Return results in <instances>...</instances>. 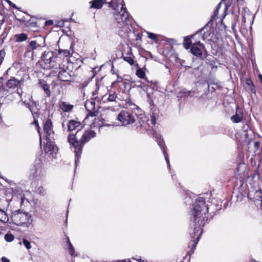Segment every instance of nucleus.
I'll return each mask as SVG.
<instances>
[{
	"instance_id": "1",
	"label": "nucleus",
	"mask_w": 262,
	"mask_h": 262,
	"mask_svg": "<svg viewBox=\"0 0 262 262\" xmlns=\"http://www.w3.org/2000/svg\"><path fill=\"white\" fill-rule=\"evenodd\" d=\"M208 208L206 205L205 199L203 197H199L193 204V208L190 211L191 220L193 222V225L190 232L192 242V247L191 249L193 252L198 241L202 233V227L208 222L207 214Z\"/></svg>"
},
{
	"instance_id": "2",
	"label": "nucleus",
	"mask_w": 262,
	"mask_h": 262,
	"mask_svg": "<svg viewBox=\"0 0 262 262\" xmlns=\"http://www.w3.org/2000/svg\"><path fill=\"white\" fill-rule=\"evenodd\" d=\"M11 220L13 223L18 226L28 227L32 223V214L20 209L12 212Z\"/></svg>"
},
{
	"instance_id": "3",
	"label": "nucleus",
	"mask_w": 262,
	"mask_h": 262,
	"mask_svg": "<svg viewBox=\"0 0 262 262\" xmlns=\"http://www.w3.org/2000/svg\"><path fill=\"white\" fill-rule=\"evenodd\" d=\"M136 116V114L123 110L120 112L117 117L122 125L126 126L134 123L136 121L135 117Z\"/></svg>"
},
{
	"instance_id": "4",
	"label": "nucleus",
	"mask_w": 262,
	"mask_h": 262,
	"mask_svg": "<svg viewBox=\"0 0 262 262\" xmlns=\"http://www.w3.org/2000/svg\"><path fill=\"white\" fill-rule=\"evenodd\" d=\"M44 162L41 158H37L34 162V168L31 170L33 178H41L44 172Z\"/></svg>"
},
{
	"instance_id": "5",
	"label": "nucleus",
	"mask_w": 262,
	"mask_h": 262,
	"mask_svg": "<svg viewBox=\"0 0 262 262\" xmlns=\"http://www.w3.org/2000/svg\"><path fill=\"white\" fill-rule=\"evenodd\" d=\"M114 17L119 24H127L129 20L128 13L125 7V4L122 5L120 12H117V9L114 12Z\"/></svg>"
},
{
	"instance_id": "6",
	"label": "nucleus",
	"mask_w": 262,
	"mask_h": 262,
	"mask_svg": "<svg viewBox=\"0 0 262 262\" xmlns=\"http://www.w3.org/2000/svg\"><path fill=\"white\" fill-rule=\"evenodd\" d=\"M235 173L238 176L239 179L248 178L249 175L247 165L244 162L238 163L235 169Z\"/></svg>"
},
{
	"instance_id": "7",
	"label": "nucleus",
	"mask_w": 262,
	"mask_h": 262,
	"mask_svg": "<svg viewBox=\"0 0 262 262\" xmlns=\"http://www.w3.org/2000/svg\"><path fill=\"white\" fill-rule=\"evenodd\" d=\"M43 132L47 137V142L50 139V137L54 134L53 125L52 121L50 119H47L43 122Z\"/></svg>"
},
{
	"instance_id": "8",
	"label": "nucleus",
	"mask_w": 262,
	"mask_h": 262,
	"mask_svg": "<svg viewBox=\"0 0 262 262\" xmlns=\"http://www.w3.org/2000/svg\"><path fill=\"white\" fill-rule=\"evenodd\" d=\"M204 49H205L204 45L198 41L192 44L190 51L193 55L200 57L202 55V50Z\"/></svg>"
},
{
	"instance_id": "9",
	"label": "nucleus",
	"mask_w": 262,
	"mask_h": 262,
	"mask_svg": "<svg viewBox=\"0 0 262 262\" xmlns=\"http://www.w3.org/2000/svg\"><path fill=\"white\" fill-rule=\"evenodd\" d=\"M95 135V133L92 130H89L85 131L82 135L81 138L79 139L80 147H82L85 143L89 141V140Z\"/></svg>"
},
{
	"instance_id": "10",
	"label": "nucleus",
	"mask_w": 262,
	"mask_h": 262,
	"mask_svg": "<svg viewBox=\"0 0 262 262\" xmlns=\"http://www.w3.org/2000/svg\"><path fill=\"white\" fill-rule=\"evenodd\" d=\"M21 85V82L20 81L17 80L14 77H12L6 83V87L10 89L14 90L15 89L20 88Z\"/></svg>"
},
{
	"instance_id": "11",
	"label": "nucleus",
	"mask_w": 262,
	"mask_h": 262,
	"mask_svg": "<svg viewBox=\"0 0 262 262\" xmlns=\"http://www.w3.org/2000/svg\"><path fill=\"white\" fill-rule=\"evenodd\" d=\"M42 58L45 63L49 64L52 62H55L56 57L54 56V53L53 52L47 51L45 52Z\"/></svg>"
},
{
	"instance_id": "12",
	"label": "nucleus",
	"mask_w": 262,
	"mask_h": 262,
	"mask_svg": "<svg viewBox=\"0 0 262 262\" xmlns=\"http://www.w3.org/2000/svg\"><path fill=\"white\" fill-rule=\"evenodd\" d=\"M35 215L40 219H43L46 215L47 212L46 208L43 206H37L35 208Z\"/></svg>"
},
{
	"instance_id": "13",
	"label": "nucleus",
	"mask_w": 262,
	"mask_h": 262,
	"mask_svg": "<svg viewBox=\"0 0 262 262\" xmlns=\"http://www.w3.org/2000/svg\"><path fill=\"white\" fill-rule=\"evenodd\" d=\"M58 148H44V154L50 159L56 158L58 154Z\"/></svg>"
},
{
	"instance_id": "14",
	"label": "nucleus",
	"mask_w": 262,
	"mask_h": 262,
	"mask_svg": "<svg viewBox=\"0 0 262 262\" xmlns=\"http://www.w3.org/2000/svg\"><path fill=\"white\" fill-rule=\"evenodd\" d=\"M68 130L73 131L78 128L81 126V122L74 120H71L68 123Z\"/></svg>"
},
{
	"instance_id": "15",
	"label": "nucleus",
	"mask_w": 262,
	"mask_h": 262,
	"mask_svg": "<svg viewBox=\"0 0 262 262\" xmlns=\"http://www.w3.org/2000/svg\"><path fill=\"white\" fill-rule=\"evenodd\" d=\"M58 77L62 81H68L70 80L71 75L67 71L62 70L59 72Z\"/></svg>"
},
{
	"instance_id": "16",
	"label": "nucleus",
	"mask_w": 262,
	"mask_h": 262,
	"mask_svg": "<svg viewBox=\"0 0 262 262\" xmlns=\"http://www.w3.org/2000/svg\"><path fill=\"white\" fill-rule=\"evenodd\" d=\"M59 107L64 112L69 113L73 110L74 106L68 102L62 101L59 104Z\"/></svg>"
},
{
	"instance_id": "17",
	"label": "nucleus",
	"mask_w": 262,
	"mask_h": 262,
	"mask_svg": "<svg viewBox=\"0 0 262 262\" xmlns=\"http://www.w3.org/2000/svg\"><path fill=\"white\" fill-rule=\"evenodd\" d=\"M68 141L70 144L73 146V147H80V141L76 140L75 135L73 134H69L68 136Z\"/></svg>"
},
{
	"instance_id": "18",
	"label": "nucleus",
	"mask_w": 262,
	"mask_h": 262,
	"mask_svg": "<svg viewBox=\"0 0 262 262\" xmlns=\"http://www.w3.org/2000/svg\"><path fill=\"white\" fill-rule=\"evenodd\" d=\"M117 98V95L115 92L112 93H109L108 94H106L102 97V100L105 102V100H106L108 102H114L115 101Z\"/></svg>"
},
{
	"instance_id": "19",
	"label": "nucleus",
	"mask_w": 262,
	"mask_h": 262,
	"mask_svg": "<svg viewBox=\"0 0 262 262\" xmlns=\"http://www.w3.org/2000/svg\"><path fill=\"white\" fill-rule=\"evenodd\" d=\"M90 8L94 9H100L103 5V0H93L90 2Z\"/></svg>"
},
{
	"instance_id": "20",
	"label": "nucleus",
	"mask_w": 262,
	"mask_h": 262,
	"mask_svg": "<svg viewBox=\"0 0 262 262\" xmlns=\"http://www.w3.org/2000/svg\"><path fill=\"white\" fill-rule=\"evenodd\" d=\"M3 78L0 77V98H2L8 95V90L3 86Z\"/></svg>"
},
{
	"instance_id": "21",
	"label": "nucleus",
	"mask_w": 262,
	"mask_h": 262,
	"mask_svg": "<svg viewBox=\"0 0 262 262\" xmlns=\"http://www.w3.org/2000/svg\"><path fill=\"white\" fill-rule=\"evenodd\" d=\"M82 152V148H75V150L74 151L75 168H76V167L78 165V164L79 162V160H80ZM75 170H76V169H75Z\"/></svg>"
},
{
	"instance_id": "22",
	"label": "nucleus",
	"mask_w": 262,
	"mask_h": 262,
	"mask_svg": "<svg viewBox=\"0 0 262 262\" xmlns=\"http://www.w3.org/2000/svg\"><path fill=\"white\" fill-rule=\"evenodd\" d=\"M103 3L107 4L108 6L112 8L114 11H116V9L118 7L117 0H103Z\"/></svg>"
},
{
	"instance_id": "23",
	"label": "nucleus",
	"mask_w": 262,
	"mask_h": 262,
	"mask_svg": "<svg viewBox=\"0 0 262 262\" xmlns=\"http://www.w3.org/2000/svg\"><path fill=\"white\" fill-rule=\"evenodd\" d=\"M14 38H15L16 42H21L25 41L28 39V35L24 33L17 34L14 35Z\"/></svg>"
},
{
	"instance_id": "24",
	"label": "nucleus",
	"mask_w": 262,
	"mask_h": 262,
	"mask_svg": "<svg viewBox=\"0 0 262 262\" xmlns=\"http://www.w3.org/2000/svg\"><path fill=\"white\" fill-rule=\"evenodd\" d=\"M40 86L43 89L47 97H50L51 95L50 91L49 89V85L46 83L45 81L39 82Z\"/></svg>"
},
{
	"instance_id": "25",
	"label": "nucleus",
	"mask_w": 262,
	"mask_h": 262,
	"mask_svg": "<svg viewBox=\"0 0 262 262\" xmlns=\"http://www.w3.org/2000/svg\"><path fill=\"white\" fill-rule=\"evenodd\" d=\"M0 221L5 223H7L9 221L7 214L2 210H0Z\"/></svg>"
},
{
	"instance_id": "26",
	"label": "nucleus",
	"mask_w": 262,
	"mask_h": 262,
	"mask_svg": "<svg viewBox=\"0 0 262 262\" xmlns=\"http://www.w3.org/2000/svg\"><path fill=\"white\" fill-rule=\"evenodd\" d=\"M191 43L190 38L188 36L184 37L183 45L186 49H189Z\"/></svg>"
},
{
	"instance_id": "27",
	"label": "nucleus",
	"mask_w": 262,
	"mask_h": 262,
	"mask_svg": "<svg viewBox=\"0 0 262 262\" xmlns=\"http://www.w3.org/2000/svg\"><path fill=\"white\" fill-rule=\"evenodd\" d=\"M243 119L242 115L236 114L235 115L232 116L231 118V120L234 123H238L240 122Z\"/></svg>"
},
{
	"instance_id": "28",
	"label": "nucleus",
	"mask_w": 262,
	"mask_h": 262,
	"mask_svg": "<svg viewBox=\"0 0 262 262\" xmlns=\"http://www.w3.org/2000/svg\"><path fill=\"white\" fill-rule=\"evenodd\" d=\"M68 244L69 246V253L73 256H75V249L71 243L70 242L69 239H68Z\"/></svg>"
},
{
	"instance_id": "29",
	"label": "nucleus",
	"mask_w": 262,
	"mask_h": 262,
	"mask_svg": "<svg viewBox=\"0 0 262 262\" xmlns=\"http://www.w3.org/2000/svg\"><path fill=\"white\" fill-rule=\"evenodd\" d=\"M14 239V236L11 233H7L5 235V239L8 242H12Z\"/></svg>"
},
{
	"instance_id": "30",
	"label": "nucleus",
	"mask_w": 262,
	"mask_h": 262,
	"mask_svg": "<svg viewBox=\"0 0 262 262\" xmlns=\"http://www.w3.org/2000/svg\"><path fill=\"white\" fill-rule=\"evenodd\" d=\"M59 55H62L64 57H68L70 55V52L68 50H61L58 51Z\"/></svg>"
},
{
	"instance_id": "31",
	"label": "nucleus",
	"mask_w": 262,
	"mask_h": 262,
	"mask_svg": "<svg viewBox=\"0 0 262 262\" xmlns=\"http://www.w3.org/2000/svg\"><path fill=\"white\" fill-rule=\"evenodd\" d=\"M162 151H163V154L164 155L165 161H166V163L167 164V166H168V167H169L170 168V165L169 160V158H168V154L167 153V152H166V151L165 148H163Z\"/></svg>"
},
{
	"instance_id": "32",
	"label": "nucleus",
	"mask_w": 262,
	"mask_h": 262,
	"mask_svg": "<svg viewBox=\"0 0 262 262\" xmlns=\"http://www.w3.org/2000/svg\"><path fill=\"white\" fill-rule=\"evenodd\" d=\"M136 75L140 78H143L145 76V72L141 69H139L136 71Z\"/></svg>"
},
{
	"instance_id": "33",
	"label": "nucleus",
	"mask_w": 262,
	"mask_h": 262,
	"mask_svg": "<svg viewBox=\"0 0 262 262\" xmlns=\"http://www.w3.org/2000/svg\"><path fill=\"white\" fill-rule=\"evenodd\" d=\"M22 243L28 250L31 248V243L28 240L24 238L22 241Z\"/></svg>"
},
{
	"instance_id": "34",
	"label": "nucleus",
	"mask_w": 262,
	"mask_h": 262,
	"mask_svg": "<svg viewBox=\"0 0 262 262\" xmlns=\"http://www.w3.org/2000/svg\"><path fill=\"white\" fill-rule=\"evenodd\" d=\"M95 102H93L92 101L86 102L85 104L86 108L88 110V111L91 112L90 109H92V110H94V107L93 106Z\"/></svg>"
},
{
	"instance_id": "35",
	"label": "nucleus",
	"mask_w": 262,
	"mask_h": 262,
	"mask_svg": "<svg viewBox=\"0 0 262 262\" xmlns=\"http://www.w3.org/2000/svg\"><path fill=\"white\" fill-rule=\"evenodd\" d=\"M123 59L124 61L128 62L130 65H133L134 64V60L131 57H123Z\"/></svg>"
},
{
	"instance_id": "36",
	"label": "nucleus",
	"mask_w": 262,
	"mask_h": 262,
	"mask_svg": "<svg viewBox=\"0 0 262 262\" xmlns=\"http://www.w3.org/2000/svg\"><path fill=\"white\" fill-rule=\"evenodd\" d=\"M29 46L33 50L36 49L37 47L39 46L37 44L36 41L34 40L30 41L29 43Z\"/></svg>"
},
{
	"instance_id": "37",
	"label": "nucleus",
	"mask_w": 262,
	"mask_h": 262,
	"mask_svg": "<svg viewBox=\"0 0 262 262\" xmlns=\"http://www.w3.org/2000/svg\"><path fill=\"white\" fill-rule=\"evenodd\" d=\"M37 192L39 194L43 195L46 193V190L42 186H39L37 189Z\"/></svg>"
},
{
	"instance_id": "38",
	"label": "nucleus",
	"mask_w": 262,
	"mask_h": 262,
	"mask_svg": "<svg viewBox=\"0 0 262 262\" xmlns=\"http://www.w3.org/2000/svg\"><path fill=\"white\" fill-rule=\"evenodd\" d=\"M6 53L4 50L0 51V64L3 62Z\"/></svg>"
},
{
	"instance_id": "39",
	"label": "nucleus",
	"mask_w": 262,
	"mask_h": 262,
	"mask_svg": "<svg viewBox=\"0 0 262 262\" xmlns=\"http://www.w3.org/2000/svg\"><path fill=\"white\" fill-rule=\"evenodd\" d=\"M148 37L150 39H151L154 40H157V39L156 35L152 33H150V32L148 33Z\"/></svg>"
},
{
	"instance_id": "40",
	"label": "nucleus",
	"mask_w": 262,
	"mask_h": 262,
	"mask_svg": "<svg viewBox=\"0 0 262 262\" xmlns=\"http://www.w3.org/2000/svg\"><path fill=\"white\" fill-rule=\"evenodd\" d=\"M33 124H35L36 129L37 130V132H38V134L40 135V126H39V125L38 124L37 120H34Z\"/></svg>"
},
{
	"instance_id": "41",
	"label": "nucleus",
	"mask_w": 262,
	"mask_h": 262,
	"mask_svg": "<svg viewBox=\"0 0 262 262\" xmlns=\"http://www.w3.org/2000/svg\"><path fill=\"white\" fill-rule=\"evenodd\" d=\"M27 203H29V200L24 197H22L21 198V206H22L23 204Z\"/></svg>"
},
{
	"instance_id": "42",
	"label": "nucleus",
	"mask_w": 262,
	"mask_h": 262,
	"mask_svg": "<svg viewBox=\"0 0 262 262\" xmlns=\"http://www.w3.org/2000/svg\"><path fill=\"white\" fill-rule=\"evenodd\" d=\"M140 120L139 122L140 123V126H143V123H144V121H147V120L146 119V118L145 117H144V118H140Z\"/></svg>"
},
{
	"instance_id": "43",
	"label": "nucleus",
	"mask_w": 262,
	"mask_h": 262,
	"mask_svg": "<svg viewBox=\"0 0 262 262\" xmlns=\"http://www.w3.org/2000/svg\"><path fill=\"white\" fill-rule=\"evenodd\" d=\"M220 5V4L218 5L216 10L214 11V13H213V17H216L218 15Z\"/></svg>"
},
{
	"instance_id": "44",
	"label": "nucleus",
	"mask_w": 262,
	"mask_h": 262,
	"mask_svg": "<svg viewBox=\"0 0 262 262\" xmlns=\"http://www.w3.org/2000/svg\"><path fill=\"white\" fill-rule=\"evenodd\" d=\"M151 119L150 122H151V124H153V125H155L156 123V117L155 116H152L151 117Z\"/></svg>"
},
{
	"instance_id": "45",
	"label": "nucleus",
	"mask_w": 262,
	"mask_h": 262,
	"mask_svg": "<svg viewBox=\"0 0 262 262\" xmlns=\"http://www.w3.org/2000/svg\"><path fill=\"white\" fill-rule=\"evenodd\" d=\"M7 2L8 3V4L11 6L12 7H13L14 8H15V9H18V8L16 7V5L13 4V3H12L11 1H10L9 0H7Z\"/></svg>"
},
{
	"instance_id": "46",
	"label": "nucleus",
	"mask_w": 262,
	"mask_h": 262,
	"mask_svg": "<svg viewBox=\"0 0 262 262\" xmlns=\"http://www.w3.org/2000/svg\"><path fill=\"white\" fill-rule=\"evenodd\" d=\"M158 144L161 147H163L164 145V142L163 140H160L158 141Z\"/></svg>"
},
{
	"instance_id": "47",
	"label": "nucleus",
	"mask_w": 262,
	"mask_h": 262,
	"mask_svg": "<svg viewBox=\"0 0 262 262\" xmlns=\"http://www.w3.org/2000/svg\"><path fill=\"white\" fill-rule=\"evenodd\" d=\"M2 262H10L9 259L4 256L2 258Z\"/></svg>"
},
{
	"instance_id": "48",
	"label": "nucleus",
	"mask_w": 262,
	"mask_h": 262,
	"mask_svg": "<svg viewBox=\"0 0 262 262\" xmlns=\"http://www.w3.org/2000/svg\"><path fill=\"white\" fill-rule=\"evenodd\" d=\"M96 112H91L90 113V115L91 116V117H95L97 115H96Z\"/></svg>"
},
{
	"instance_id": "49",
	"label": "nucleus",
	"mask_w": 262,
	"mask_h": 262,
	"mask_svg": "<svg viewBox=\"0 0 262 262\" xmlns=\"http://www.w3.org/2000/svg\"><path fill=\"white\" fill-rule=\"evenodd\" d=\"M42 158H49L47 156H46L45 154H44V149L43 150H41V155H40V157H42Z\"/></svg>"
},
{
	"instance_id": "50",
	"label": "nucleus",
	"mask_w": 262,
	"mask_h": 262,
	"mask_svg": "<svg viewBox=\"0 0 262 262\" xmlns=\"http://www.w3.org/2000/svg\"><path fill=\"white\" fill-rule=\"evenodd\" d=\"M205 29V27L202 28L200 30L197 31L195 33V34H199V33H202V31Z\"/></svg>"
},
{
	"instance_id": "51",
	"label": "nucleus",
	"mask_w": 262,
	"mask_h": 262,
	"mask_svg": "<svg viewBox=\"0 0 262 262\" xmlns=\"http://www.w3.org/2000/svg\"><path fill=\"white\" fill-rule=\"evenodd\" d=\"M254 146L255 147H257L259 146V142H254Z\"/></svg>"
},
{
	"instance_id": "52",
	"label": "nucleus",
	"mask_w": 262,
	"mask_h": 262,
	"mask_svg": "<svg viewBox=\"0 0 262 262\" xmlns=\"http://www.w3.org/2000/svg\"><path fill=\"white\" fill-rule=\"evenodd\" d=\"M112 262H126V261L125 259H123V260H116V261H113Z\"/></svg>"
},
{
	"instance_id": "53",
	"label": "nucleus",
	"mask_w": 262,
	"mask_h": 262,
	"mask_svg": "<svg viewBox=\"0 0 262 262\" xmlns=\"http://www.w3.org/2000/svg\"><path fill=\"white\" fill-rule=\"evenodd\" d=\"M46 147H52V148H53V147H54V145H53V144H50V145H49V146H48V145H47Z\"/></svg>"
},
{
	"instance_id": "54",
	"label": "nucleus",
	"mask_w": 262,
	"mask_h": 262,
	"mask_svg": "<svg viewBox=\"0 0 262 262\" xmlns=\"http://www.w3.org/2000/svg\"><path fill=\"white\" fill-rule=\"evenodd\" d=\"M48 25H52L53 24V21L52 20H49L46 22Z\"/></svg>"
},
{
	"instance_id": "55",
	"label": "nucleus",
	"mask_w": 262,
	"mask_h": 262,
	"mask_svg": "<svg viewBox=\"0 0 262 262\" xmlns=\"http://www.w3.org/2000/svg\"><path fill=\"white\" fill-rule=\"evenodd\" d=\"M176 177V176L174 174H172L171 176V178L173 180L174 179V178Z\"/></svg>"
},
{
	"instance_id": "56",
	"label": "nucleus",
	"mask_w": 262,
	"mask_h": 262,
	"mask_svg": "<svg viewBox=\"0 0 262 262\" xmlns=\"http://www.w3.org/2000/svg\"><path fill=\"white\" fill-rule=\"evenodd\" d=\"M259 78H260V80H261V83H262V75H260V76H259Z\"/></svg>"
},
{
	"instance_id": "57",
	"label": "nucleus",
	"mask_w": 262,
	"mask_h": 262,
	"mask_svg": "<svg viewBox=\"0 0 262 262\" xmlns=\"http://www.w3.org/2000/svg\"><path fill=\"white\" fill-rule=\"evenodd\" d=\"M82 85H83V86H85L86 85V82H84V83L82 84Z\"/></svg>"
},
{
	"instance_id": "58",
	"label": "nucleus",
	"mask_w": 262,
	"mask_h": 262,
	"mask_svg": "<svg viewBox=\"0 0 262 262\" xmlns=\"http://www.w3.org/2000/svg\"><path fill=\"white\" fill-rule=\"evenodd\" d=\"M137 260H138L139 262H144L143 260H142L141 259H137Z\"/></svg>"
},
{
	"instance_id": "59",
	"label": "nucleus",
	"mask_w": 262,
	"mask_h": 262,
	"mask_svg": "<svg viewBox=\"0 0 262 262\" xmlns=\"http://www.w3.org/2000/svg\"><path fill=\"white\" fill-rule=\"evenodd\" d=\"M138 86L142 88L143 87L142 86V83L141 82V84L140 85H138Z\"/></svg>"
},
{
	"instance_id": "60",
	"label": "nucleus",
	"mask_w": 262,
	"mask_h": 262,
	"mask_svg": "<svg viewBox=\"0 0 262 262\" xmlns=\"http://www.w3.org/2000/svg\"><path fill=\"white\" fill-rule=\"evenodd\" d=\"M62 127H64V123H63H63H62Z\"/></svg>"
},
{
	"instance_id": "61",
	"label": "nucleus",
	"mask_w": 262,
	"mask_h": 262,
	"mask_svg": "<svg viewBox=\"0 0 262 262\" xmlns=\"http://www.w3.org/2000/svg\"><path fill=\"white\" fill-rule=\"evenodd\" d=\"M238 2H242L243 0H237Z\"/></svg>"
},
{
	"instance_id": "62",
	"label": "nucleus",
	"mask_w": 262,
	"mask_h": 262,
	"mask_svg": "<svg viewBox=\"0 0 262 262\" xmlns=\"http://www.w3.org/2000/svg\"><path fill=\"white\" fill-rule=\"evenodd\" d=\"M128 262H132V261H131V260H130V259H128Z\"/></svg>"
},
{
	"instance_id": "63",
	"label": "nucleus",
	"mask_w": 262,
	"mask_h": 262,
	"mask_svg": "<svg viewBox=\"0 0 262 262\" xmlns=\"http://www.w3.org/2000/svg\"><path fill=\"white\" fill-rule=\"evenodd\" d=\"M68 210L67 211V215H68Z\"/></svg>"
},
{
	"instance_id": "64",
	"label": "nucleus",
	"mask_w": 262,
	"mask_h": 262,
	"mask_svg": "<svg viewBox=\"0 0 262 262\" xmlns=\"http://www.w3.org/2000/svg\"><path fill=\"white\" fill-rule=\"evenodd\" d=\"M2 234V232L0 231V235Z\"/></svg>"
}]
</instances>
